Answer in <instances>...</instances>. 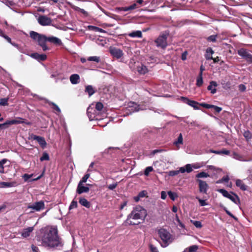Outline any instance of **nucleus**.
Returning <instances> with one entry per match:
<instances>
[{"label":"nucleus","instance_id":"2f4dec72","mask_svg":"<svg viewBox=\"0 0 252 252\" xmlns=\"http://www.w3.org/2000/svg\"><path fill=\"white\" fill-rule=\"evenodd\" d=\"M30 37L33 40L37 41L40 36H41V34H39L35 32L31 31L30 32Z\"/></svg>","mask_w":252,"mask_h":252},{"label":"nucleus","instance_id":"c85d7f7f","mask_svg":"<svg viewBox=\"0 0 252 252\" xmlns=\"http://www.w3.org/2000/svg\"><path fill=\"white\" fill-rule=\"evenodd\" d=\"M128 35L131 37H141L142 34L141 31H136L128 33Z\"/></svg>","mask_w":252,"mask_h":252},{"label":"nucleus","instance_id":"e433bc0d","mask_svg":"<svg viewBox=\"0 0 252 252\" xmlns=\"http://www.w3.org/2000/svg\"><path fill=\"white\" fill-rule=\"evenodd\" d=\"M49 159L50 157L49 154L45 152H43L42 156L40 158V160L41 161H43L44 160H49Z\"/></svg>","mask_w":252,"mask_h":252},{"label":"nucleus","instance_id":"39448f33","mask_svg":"<svg viewBox=\"0 0 252 252\" xmlns=\"http://www.w3.org/2000/svg\"><path fill=\"white\" fill-rule=\"evenodd\" d=\"M27 208L28 209H32L31 213L34 212H39L45 209V204L43 201L40 200L39 201L35 202L32 204H29Z\"/></svg>","mask_w":252,"mask_h":252},{"label":"nucleus","instance_id":"774afa93","mask_svg":"<svg viewBox=\"0 0 252 252\" xmlns=\"http://www.w3.org/2000/svg\"><path fill=\"white\" fill-rule=\"evenodd\" d=\"M188 53L187 51H185L183 52L181 56V59L183 61H185L187 59V56Z\"/></svg>","mask_w":252,"mask_h":252},{"label":"nucleus","instance_id":"e2e57ef3","mask_svg":"<svg viewBox=\"0 0 252 252\" xmlns=\"http://www.w3.org/2000/svg\"><path fill=\"white\" fill-rule=\"evenodd\" d=\"M147 194V192L146 190H142L141 191H140L139 193H138V195H139V197H140V198H142V197H144L146 196V195Z\"/></svg>","mask_w":252,"mask_h":252},{"label":"nucleus","instance_id":"bb28decb","mask_svg":"<svg viewBox=\"0 0 252 252\" xmlns=\"http://www.w3.org/2000/svg\"><path fill=\"white\" fill-rule=\"evenodd\" d=\"M80 77L78 74H74L70 76V80L72 84H76L79 83Z\"/></svg>","mask_w":252,"mask_h":252},{"label":"nucleus","instance_id":"49530a36","mask_svg":"<svg viewBox=\"0 0 252 252\" xmlns=\"http://www.w3.org/2000/svg\"><path fill=\"white\" fill-rule=\"evenodd\" d=\"M223 210L229 216H230V217H231L236 220H238L237 218L234 216L231 212H230L225 207H223Z\"/></svg>","mask_w":252,"mask_h":252},{"label":"nucleus","instance_id":"37998d69","mask_svg":"<svg viewBox=\"0 0 252 252\" xmlns=\"http://www.w3.org/2000/svg\"><path fill=\"white\" fill-rule=\"evenodd\" d=\"M188 252H196L198 249V246L197 245H192L188 249Z\"/></svg>","mask_w":252,"mask_h":252},{"label":"nucleus","instance_id":"4468645a","mask_svg":"<svg viewBox=\"0 0 252 252\" xmlns=\"http://www.w3.org/2000/svg\"><path fill=\"white\" fill-rule=\"evenodd\" d=\"M110 53L114 57L118 59H120L124 55L123 52L121 49L115 47L111 48Z\"/></svg>","mask_w":252,"mask_h":252},{"label":"nucleus","instance_id":"dca6fc26","mask_svg":"<svg viewBox=\"0 0 252 252\" xmlns=\"http://www.w3.org/2000/svg\"><path fill=\"white\" fill-rule=\"evenodd\" d=\"M227 198L231 200L233 202L236 204L240 203V200L239 196L234 192L231 191Z\"/></svg>","mask_w":252,"mask_h":252},{"label":"nucleus","instance_id":"69168bd1","mask_svg":"<svg viewBox=\"0 0 252 252\" xmlns=\"http://www.w3.org/2000/svg\"><path fill=\"white\" fill-rule=\"evenodd\" d=\"M246 89V86L243 84H240L239 85V90L241 92H244Z\"/></svg>","mask_w":252,"mask_h":252},{"label":"nucleus","instance_id":"6e6d98bb","mask_svg":"<svg viewBox=\"0 0 252 252\" xmlns=\"http://www.w3.org/2000/svg\"><path fill=\"white\" fill-rule=\"evenodd\" d=\"M206 59L208 60H213L214 63H218L220 61L219 57L214 58L213 57H208V56H207Z\"/></svg>","mask_w":252,"mask_h":252},{"label":"nucleus","instance_id":"4c0bfd02","mask_svg":"<svg viewBox=\"0 0 252 252\" xmlns=\"http://www.w3.org/2000/svg\"><path fill=\"white\" fill-rule=\"evenodd\" d=\"M8 99H9L8 97L0 98V105L3 106H8Z\"/></svg>","mask_w":252,"mask_h":252},{"label":"nucleus","instance_id":"9b49d317","mask_svg":"<svg viewBox=\"0 0 252 252\" xmlns=\"http://www.w3.org/2000/svg\"><path fill=\"white\" fill-rule=\"evenodd\" d=\"M197 182L198 183L199 192L204 194H207V190L209 189V186L207 183L200 179H197Z\"/></svg>","mask_w":252,"mask_h":252},{"label":"nucleus","instance_id":"864d4df0","mask_svg":"<svg viewBox=\"0 0 252 252\" xmlns=\"http://www.w3.org/2000/svg\"><path fill=\"white\" fill-rule=\"evenodd\" d=\"M136 8V3H133L132 5H131L128 6V7H125L124 8V10L125 11L131 10L134 9Z\"/></svg>","mask_w":252,"mask_h":252},{"label":"nucleus","instance_id":"603ef678","mask_svg":"<svg viewBox=\"0 0 252 252\" xmlns=\"http://www.w3.org/2000/svg\"><path fill=\"white\" fill-rule=\"evenodd\" d=\"M193 225L196 227L200 228L202 227L201 222L200 221H191Z\"/></svg>","mask_w":252,"mask_h":252},{"label":"nucleus","instance_id":"a18cd8bd","mask_svg":"<svg viewBox=\"0 0 252 252\" xmlns=\"http://www.w3.org/2000/svg\"><path fill=\"white\" fill-rule=\"evenodd\" d=\"M180 172V169L179 170H172L167 172V174L169 176H174L177 175Z\"/></svg>","mask_w":252,"mask_h":252},{"label":"nucleus","instance_id":"1a4fd4ad","mask_svg":"<svg viewBox=\"0 0 252 252\" xmlns=\"http://www.w3.org/2000/svg\"><path fill=\"white\" fill-rule=\"evenodd\" d=\"M38 23L42 26H49L52 23V19L46 15H40L37 19Z\"/></svg>","mask_w":252,"mask_h":252},{"label":"nucleus","instance_id":"473e14b6","mask_svg":"<svg viewBox=\"0 0 252 252\" xmlns=\"http://www.w3.org/2000/svg\"><path fill=\"white\" fill-rule=\"evenodd\" d=\"M103 107V104L101 102H98L96 103L95 108H94V109H95L98 113L99 114L102 110Z\"/></svg>","mask_w":252,"mask_h":252},{"label":"nucleus","instance_id":"58836bf2","mask_svg":"<svg viewBox=\"0 0 252 252\" xmlns=\"http://www.w3.org/2000/svg\"><path fill=\"white\" fill-rule=\"evenodd\" d=\"M87 60L89 61H93L96 63H99L100 61V59L99 57L97 56H92L89 57Z\"/></svg>","mask_w":252,"mask_h":252},{"label":"nucleus","instance_id":"f704fd0d","mask_svg":"<svg viewBox=\"0 0 252 252\" xmlns=\"http://www.w3.org/2000/svg\"><path fill=\"white\" fill-rule=\"evenodd\" d=\"M48 104L50 106H51L52 107V108L53 109L55 110L59 113H61V109L58 107V106L57 105H56V104H55L54 102H49Z\"/></svg>","mask_w":252,"mask_h":252},{"label":"nucleus","instance_id":"f8f14e48","mask_svg":"<svg viewBox=\"0 0 252 252\" xmlns=\"http://www.w3.org/2000/svg\"><path fill=\"white\" fill-rule=\"evenodd\" d=\"M38 43V45L42 47V50L44 51H46L49 50V48L46 44L47 42V36L44 34H41V36L39 37L37 41Z\"/></svg>","mask_w":252,"mask_h":252},{"label":"nucleus","instance_id":"aec40b11","mask_svg":"<svg viewBox=\"0 0 252 252\" xmlns=\"http://www.w3.org/2000/svg\"><path fill=\"white\" fill-rule=\"evenodd\" d=\"M137 71L140 74H145L148 72L147 67L143 64L137 66Z\"/></svg>","mask_w":252,"mask_h":252},{"label":"nucleus","instance_id":"c756f323","mask_svg":"<svg viewBox=\"0 0 252 252\" xmlns=\"http://www.w3.org/2000/svg\"><path fill=\"white\" fill-rule=\"evenodd\" d=\"M88 28L89 30L93 31L96 32H99L101 33H104L106 32L102 29H101L99 27L94 26H89L88 27Z\"/></svg>","mask_w":252,"mask_h":252},{"label":"nucleus","instance_id":"8fccbe9b","mask_svg":"<svg viewBox=\"0 0 252 252\" xmlns=\"http://www.w3.org/2000/svg\"><path fill=\"white\" fill-rule=\"evenodd\" d=\"M78 206L77 202L75 200H72L69 207V209L71 210L74 208H76Z\"/></svg>","mask_w":252,"mask_h":252},{"label":"nucleus","instance_id":"423d86ee","mask_svg":"<svg viewBox=\"0 0 252 252\" xmlns=\"http://www.w3.org/2000/svg\"><path fill=\"white\" fill-rule=\"evenodd\" d=\"M238 54L249 63H252V55L245 48H240L237 51Z\"/></svg>","mask_w":252,"mask_h":252},{"label":"nucleus","instance_id":"ea45409f","mask_svg":"<svg viewBox=\"0 0 252 252\" xmlns=\"http://www.w3.org/2000/svg\"><path fill=\"white\" fill-rule=\"evenodd\" d=\"M217 191L218 192H219L220 193H221L224 197H226V198L228 197V196H229V195L230 193H229L225 189H219L217 190Z\"/></svg>","mask_w":252,"mask_h":252},{"label":"nucleus","instance_id":"b1692460","mask_svg":"<svg viewBox=\"0 0 252 252\" xmlns=\"http://www.w3.org/2000/svg\"><path fill=\"white\" fill-rule=\"evenodd\" d=\"M79 203L83 206L89 208L91 207V203L86 198L80 197L79 200Z\"/></svg>","mask_w":252,"mask_h":252},{"label":"nucleus","instance_id":"393cba45","mask_svg":"<svg viewBox=\"0 0 252 252\" xmlns=\"http://www.w3.org/2000/svg\"><path fill=\"white\" fill-rule=\"evenodd\" d=\"M180 171L182 173H185V172L190 173L192 171V166L190 164H187L185 167H180Z\"/></svg>","mask_w":252,"mask_h":252},{"label":"nucleus","instance_id":"6ab92c4d","mask_svg":"<svg viewBox=\"0 0 252 252\" xmlns=\"http://www.w3.org/2000/svg\"><path fill=\"white\" fill-rule=\"evenodd\" d=\"M33 230V227H29L23 229L21 236L23 238H27L30 236L31 233Z\"/></svg>","mask_w":252,"mask_h":252},{"label":"nucleus","instance_id":"13d9d810","mask_svg":"<svg viewBox=\"0 0 252 252\" xmlns=\"http://www.w3.org/2000/svg\"><path fill=\"white\" fill-rule=\"evenodd\" d=\"M118 186V183L117 182L110 184L108 186V188L110 190H113L115 189Z\"/></svg>","mask_w":252,"mask_h":252},{"label":"nucleus","instance_id":"338daca9","mask_svg":"<svg viewBox=\"0 0 252 252\" xmlns=\"http://www.w3.org/2000/svg\"><path fill=\"white\" fill-rule=\"evenodd\" d=\"M164 150H162V149H156V150H153L152 153H151V155H155L157 153H161L162 152V151H163Z\"/></svg>","mask_w":252,"mask_h":252},{"label":"nucleus","instance_id":"79ce46f5","mask_svg":"<svg viewBox=\"0 0 252 252\" xmlns=\"http://www.w3.org/2000/svg\"><path fill=\"white\" fill-rule=\"evenodd\" d=\"M217 34L211 35L208 36L206 39L208 42H215L217 40Z\"/></svg>","mask_w":252,"mask_h":252},{"label":"nucleus","instance_id":"a19ab883","mask_svg":"<svg viewBox=\"0 0 252 252\" xmlns=\"http://www.w3.org/2000/svg\"><path fill=\"white\" fill-rule=\"evenodd\" d=\"M209 176V175L208 173L204 172H201L196 175V178H206Z\"/></svg>","mask_w":252,"mask_h":252},{"label":"nucleus","instance_id":"412c9836","mask_svg":"<svg viewBox=\"0 0 252 252\" xmlns=\"http://www.w3.org/2000/svg\"><path fill=\"white\" fill-rule=\"evenodd\" d=\"M236 185L237 187L239 188L242 190L245 191L247 190L248 186H246L240 179L236 180Z\"/></svg>","mask_w":252,"mask_h":252},{"label":"nucleus","instance_id":"de8ad7c7","mask_svg":"<svg viewBox=\"0 0 252 252\" xmlns=\"http://www.w3.org/2000/svg\"><path fill=\"white\" fill-rule=\"evenodd\" d=\"M90 174H89V173L86 174L83 177V178H82V179L80 181V182L79 183H85L87 182V180L90 178Z\"/></svg>","mask_w":252,"mask_h":252},{"label":"nucleus","instance_id":"c9c22d12","mask_svg":"<svg viewBox=\"0 0 252 252\" xmlns=\"http://www.w3.org/2000/svg\"><path fill=\"white\" fill-rule=\"evenodd\" d=\"M243 136L247 141L250 140L252 138V134L249 130L245 131Z\"/></svg>","mask_w":252,"mask_h":252},{"label":"nucleus","instance_id":"20e7f679","mask_svg":"<svg viewBox=\"0 0 252 252\" xmlns=\"http://www.w3.org/2000/svg\"><path fill=\"white\" fill-rule=\"evenodd\" d=\"M158 234L163 242L166 244L165 246L161 244V247H166L168 245V242L171 238V235L170 233L166 229L161 228L158 230Z\"/></svg>","mask_w":252,"mask_h":252},{"label":"nucleus","instance_id":"f03ea898","mask_svg":"<svg viewBox=\"0 0 252 252\" xmlns=\"http://www.w3.org/2000/svg\"><path fill=\"white\" fill-rule=\"evenodd\" d=\"M147 215V211L144 208L140 206H137L128 215L126 221L130 225H138L140 222L137 220H144Z\"/></svg>","mask_w":252,"mask_h":252},{"label":"nucleus","instance_id":"6e6552de","mask_svg":"<svg viewBox=\"0 0 252 252\" xmlns=\"http://www.w3.org/2000/svg\"><path fill=\"white\" fill-rule=\"evenodd\" d=\"M180 99L185 103L188 104L189 105L192 107L195 110L199 109L198 106H200V103L197 101L191 100L188 98L184 96H181Z\"/></svg>","mask_w":252,"mask_h":252},{"label":"nucleus","instance_id":"f3484780","mask_svg":"<svg viewBox=\"0 0 252 252\" xmlns=\"http://www.w3.org/2000/svg\"><path fill=\"white\" fill-rule=\"evenodd\" d=\"M31 56L38 61H44L47 59V56L45 54H39L37 53H32Z\"/></svg>","mask_w":252,"mask_h":252},{"label":"nucleus","instance_id":"7ed1b4c3","mask_svg":"<svg viewBox=\"0 0 252 252\" xmlns=\"http://www.w3.org/2000/svg\"><path fill=\"white\" fill-rule=\"evenodd\" d=\"M168 34L162 33L159 35L155 42L156 45L158 48H161L163 49L166 48L167 46V38Z\"/></svg>","mask_w":252,"mask_h":252},{"label":"nucleus","instance_id":"a878e982","mask_svg":"<svg viewBox=\"0 0 252 252\" xmlns=\"http://www.w3.org/2000/svg\"><path fill=\"white\" fill-rule=\"evenodd\" d=\"M210 152L218 155H228L230 154V151L226 149H223L220 151H216L214 150H211Z\"/></svg>","mask_w":252,"mask_h":252},{"label":"nucleus","instance_id":"a211bd4d","mask_svg":"<svg viewBox=\"0 0 252 252\" xmlns=\"http://www.w3.org/2000/svg\"><path fill=\"white\" fill-rule=\"evenodd\" d=\"M47 41L55 45H60L62 44L61 40L59 38L54 36L47 37Z\"/></svg>","mask_w":252,"mask_h":252},{"label":"nucleus","instance_id":"c03bdc74","mask_svg":"<svg viewBox=\"0 0 252 252\" xmlns=\"http://www.w3.org/2000/svg\"><path fill=\"white\" fill-rule=\"evenodd\" d=\"M167 193L170 198L173 201L178 197L177 193L173 192L171 191H168Z\"/></svg>","mask_w":252,"mask_h":252},{"label":"nucleus","instance_id":"680f3d73","mask_svg":"<svg viewBox=\"0 0 252 252\" xmlns=\"http://www.w3.org/2000/svg\"><path fill=\"white\" fill-rule=\"evenodd\" d=\"M7 161V159L3 158L2 160H0V168H4L3 164H5Z\"/></svg>","mask_w":252,"mask_h":252},{"label":"nucleus","instance_id":"cd10ccee","mask_svg":"<svg viewBox=\"0 0 252 252\" xmlns=\"http://www.w3.org/2000/svg\"><path fill=\"white\" fill-rule=\"evenodd\" d=\"M85 92L87 93L90 96L95 93V91L94 88L91 85H88L86 86Z\"/></svg>","mask_w":252,"mask_h":252},{"label":"nucleus","instance_id":"7c9ffc66","mask_svg":"<svg viewBox=\"0 0 252 252\" xmlns=\"http://www.w3.org/2000/svg\"><path fill=\"white\" fill-rule=\"evenodd\" d=\"M183 138L182 134L180 133L177 140L173 142V144L177 147H179V145L183 144Z\"/></svg>","mask_w":252,"mask_h":252},{"label":"nucleus","instance_id":"5fc2aeb1","mask_svg":"<svg viewBox=\"0 0 252 252\" xmlns=\"http://www.w3.org/2000/svg\"><path fill=\"white\" fill-rule=\"evenodd\" d=\"M196 198L198 200L201 206H204L207 205V203L205 200L201 199L198 197H196Z\"/></svg>","mask_w":252,"mask_h":252},{"label":"nucleus","instance_id":"4d7b16f0","mask_svg":"<svg viewBox=\"0 0 252 252\" xmlns=\"http://www.w3.org/2000/svg\"><path fill=\"white\" fill-rule=\"evenodd\" d=\"M200 106H201L204 108H207V109L212 108L213 107V105L209 104H207L205 103H200Z\"/></svg>","mask_w":252,"mask_h":252},{"label":"nucleus","instance_id":"ddd939ff","mask_svg":"<svg viewBox=\"0 0 252 252\" xmlns=\"http://www.w3.org/2000/svg\"><path fill=\"white\" fill-rule=\"evenodd\" d=\"M31 139L36 140L42 149H44L47 146V142L43 137L32 134Z\"/></svg>","mask_w":252,"mask_h":252},{"label":"nucleus","instance_id":"0e129e2a","mask_svg":"<svg viewBox=\"0 0 252 252\" xmlns=\"http://www.w3.org/2000/svg\"><path fill=\"white\" fill-rule=\"evenodd\" d=\"M31 248L33 252H39L38 248L34 245L31 246Z\"/></svg>","mask_w":252,"mask_h":252},{"label":"nucleus","instance_id":"72a5a7b5","mask_svg":"<svg viewBox=\"0 0 252 252\" xmlns=\"http://www.w3.org/2000/svg\"><path fill=\"white\" fill-rule=\"evenodd\" d=\"M203 83V78H202V75H201V73L199 74V75L197 78L196 85L198 87H200L202 85Z\"/></svg>","mask_w":252,"mask_h":252},{"label":"nucleus","instance_id":"4be33fe9","mask_svg":"<svg viewBox=\"0 0 252 252\" xmlns=\"http://www.w3.org/2000/svg\"><path fill=\"white\" fill-rule=\"evenodd\" d=\"M17 186V183L16 182H1L0 183V188H10L15 187Z\"/></svg>","mask_w":252,"mask_h":252},{"label":"nucleus","instance_id":"052dcab7","mask_svg":"<svg viewBox=\"0 0 252 252\" xmlns=\"http://www.w3.org/2000/svg\"><path fill=\"white\" fill-rule=\"evenodd\" d=\"M32 176V175H29L28 174H25L23 175V179L25 181H28Z\"/></svg>","mask_w":252,"mask_h":252},{"label":"nucleus","instance_id":"bf43d9fd","mask_svg":"<svg viewBox=\"0 0 252 252\" xmlns=\"http://www.w3.org/2000/svg\"><path fill=\"white\" fill-rule=\"evenodd\" d=\"M212 108H213L214 109V110L215 111V112L217 113H219L222 110L221 107H219V106H216L214 105H213V107Z\"/></svg>","mask_w":252,"mask_h":252},{"label":"nucleus","instance_id":"0eeeda50","mask_svg":"<svg viewBox=\"0 0 252 252\" xmlns=\"http://www.w3.org/2000/svg\"><path fill=\"white\" fill-rule=\"evenodd\" d=\"M18 119L19 120H7L5 123L0 124V129L6 128L8 127L9 126L23 124L24 123V122L22 121L23 119L18 118Z\"/></svg>","mask_w":252,"mask_h":252},{"label":"nucleus","instance_id":"3c124183","mask_svg":"<svg viewBox=\"0 0 252 252\" xmlns=\"http://www.w3.org/2000/svg\"><path fill=\"white\" fill-rule=\"evenodd\" d=\"M149 247L151 252H158V251L156 247L152 244L149 245Z\"/></svg>","mask_w":252,"mask_h":252},{"label":"nucleus","instance_id":"2eb2a0df","mask_svg":"<svg viewBox=\"0 0 252 252\" xmlns=\"http://www.w3.org/2000/svg\"><path fill=\"white\" fill-rule=\"evenodd\" d=\"M90 190V189L88 187L84 186V183H79L77 186L76 192L81 194L84 192H88Z\"/></svg>","mask_w":252,"mask_h":252},{"label":"nucleus","instance_id":"9d476101","mask_svg":"<svg viewBox=\"0 0 252 252\" xmlns=\"http://www.w3.org/2000/svg\"><path fill=\"white\" fill-rule=\"evenodd\" d=\"M87 113L90 121L98 119V116L99 114L94 108L88 107Z\"/></svg>","mask_w":252,"mask_h":252},{"label":"nucleus","instance_id":"09e8293b","mask_svg":"<svg viewBox=\"0 0 252 252\" xmlns=\"http://www.w3.org/2000/svg\"><path fill=\"white\" fill-rule=\"evenodd\" d=\"M153 170L154 169L152 166H148L146 167L144 171V175L146 176H148L149 175V173L153 171Z\"/></svg>","mask_w":252,"mask_h":252},{"label":"nucleus","instance_id":"5701e85b","mask_svg":"<svg viewBox=\"0 0 252 252\" xmlns=\"http://www.w3.org/2000/svg\"><path fill=\"white\" fill-rule=\"evenodd\" d=\"M217 83L216 82L212 81L210 82L209 85L207 87V89L209 91H211V93L212 94H214L216 93L217 90L215 88H213V87L217 86Z\"/></svg>","mask_w":252,"mask_h":252},{"label":"nucleus","instance_id":"f257e3e1","mask_svg":"<svg viewBox=\"0 0 252 252\" xmlns=\"http://www.w3.org/2000/svg\"><path fill=\"white\" fill-rule=\"evenodd\" d=\"M42 245L50 248L63 247V243L58 235L56 227H51L45 231L42 237Z\"/></svg>","mask_w":252,"mask_h":252}]
</instances>
